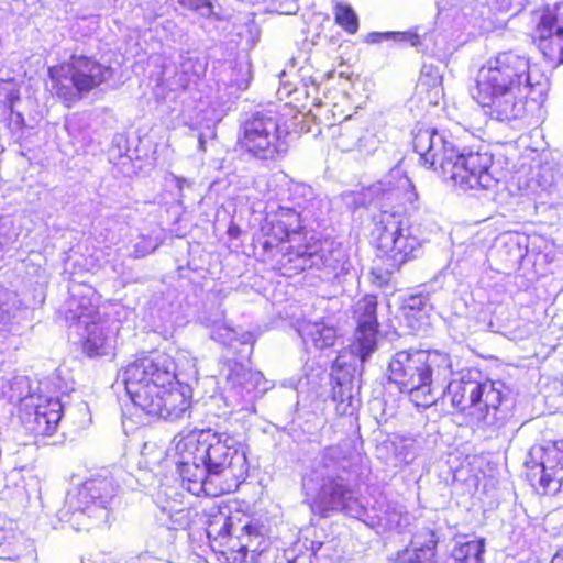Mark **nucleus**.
Here are the masks:
<instances>
[{"label": "nucleus", "mask_w": 563, "mask_h": 563, "mask_svg": "<svg viewBox=\"0 0 563 563\" xmlns=\"http://www.w3.org/2000/svg\"><path fill=\"white\" fill-rule=\"evenodd\" d=\"M159 243L157 238L140 235L139 241L134 244L133 256L135 258L144 257L154 252Z\"/></svg>", "instance_id": "38"}, {"label": "nucleus", "mask_w": 563, "mask_h": 563, "mask_svg": "<svg viewBox=\"0 0 563 563\" xmlns=\"http://www.w3.org/2000/svg\"><path fill=\"white\" fill-rule=\"evenodd\" d=\"M332 400L340 416H352L358 408L360 400L353 395L351 382H338L332 389Z\"/></svg>", "instance_id": "30"}, {"label": "nucleus", "mask_w": 563, "mask_h": 563, "mask_svg": "<svg viewBox=\"0 0 563 563\" xmlns=\"http://www.w3.org/2000/svg\"><path fill=\"white\" fill-rule=\"evenodd\" d=\"M199 144H200V147L203 148L205 142H203V140L201 137L199 139Z\"/></svg>", "instance_id": "46"}, {"label": "nucleus", "mask_w": 563, "mask_h": 563, "mask_svg": "<svg viewBox=\"0 0 563 563\" xmlns=\"http://www.w3.org/2000/svg\"><path fill=\"white\" fill-rule=\"evenodd\" d=\"M113 74L110 66L87 56L75 55L67 63L48 68L52 90L68 103L109 81Z\"/></svg>", "instance_id": "13"}, {"label": "nucleus", "mask_w": 563, "mask_h": 563, "mask_svg": "<svg viewBox=\"0 0 563 563\" xmlns=\"http://www.w3.org/2000/svg\"><path fill=\"white\" fill-rule=\"evenodd\" d=\"M302 222L301 213L291 207L282 206L267 216L263 228L267 258L286 276L312 268L321 271L324 279L346 274L351 263L344 247L309 235Z\"/></svg>", "instance_id": "3"}, {"label": "nucleus", "mask_w": 563, "mask_h": 563, "mask_svg": "<svg viewBox=\"0 0 563 563\" xmlns=\"http://www.w3.org/2000/svg\"><path fill=\"white\" fill-rule=\"evenodd\" d=\"M550 88L549 78L530 58L515 51L499 52L479 68L473 98L497 121L540 119Z\"/></svg>", "instance_id": "1"}, {"label": "nucleus", "mask_w": 563, "mask_h": 563, "mask_svg": "<svg viewBox=\"0 0 563 563\" xmlns=\"http://www.w3.org/2000/svg\"><path fill=\"white\" fill-rule=\"evenodd\" d=\"M221 397L231 411L250 410L255 398L269 387L258 371L247 368L242 362L228 358L220 368Z\"/></svg>", "instance_id": "15"}, {"label": "nucleus", "mask_w": 563, "mask_h": 563, "mask_svg": "<svg viewBox=\"0 0 563 563\" xmlns=\"http://www.w3.org/2000/svg\"><path fill=\"white\" fill-rule=\"evenodd\" d=\"M368 37L373 43H380L389 40L397 43H409L411 46H417L420 43L419 36L411 32L371 33Z\"/></svg>", "instance_id": "37"}, {"label": "nucleus", "mask_w": 563, "mask_h": 563, "mask_svg": "<svg viewBox=\"0 0 563 563\" xmlns=\"http://www.w3.org/2000/svg\"><path fill=\"white\" fill-rule=\"evenodd\" d=\"M20 101L19 85L13 79L0 80V120L12 119L15 115L18 124L23 122L21 113L15 112L14 106Z\"/></svg>", "instance_id": "29"}, {"label": "nucleus", "mask_w": 563, "mask_h": 563, "mask_svg": "<svg viewBox=\"0 0 563 563\" xmlns=\"http://www.w3.org/2000/svg\"><path fill=\"white\" fill-rule=\"evenodd\" d=\"M317 529L307 528L284 551L286 563H332L333 541L317 540Z\"/></svg>", "instance_id": "22"}, {"label": "nucleus", "mask_w": 563, "mask_h": 563, "mask_svg": "<svg viewBox=\"0 0 563 563\" xmlns=\"http://www.w3.org/2000/svg\"><path fill=\"white\" fill-rule=\"evenodd\" d=\"M80 407L82 410H87V405L86 404H80Z\"/></svg>", "instance_id": "47"}, {"label": "nucleus", "mask_w": 563, "mask_h": 563, "mask_svg": "<svg viewBox=\"0 0 563 563\" xmlns=\"http://www.w3.org/2000/svg\"><path fill=\"white\" fill-rule=\"evenodd\" d=\"M63 313L69 328L80 338L84 353L90 357L109 353L111 338L98 311V299L92 287L73 284Z\"/></svg>", "instance_id": "10"}, {"label": "nucleus", "mask_w": 563, "mask_h": 563, "mask_svg": "<svg viewBox=\"0 0 563 563\" xmlns=\"http://www.w3.org/2000/svg\"><path fill=\"white\" fill-rule=\"evenodd\" d=\"M426 305H427V300L422 296H413V297L409 298V300H408V308L411 310L417 309V310L421 311L424 309Z\"/></svg>", "instance_id": "40"}, {"label": "nucleus", "mask_w": 563, "mask_h": 563, "mask_svg": "<svg viewBox=\"0 0 563 563\" xmlns=\"http://www.w3.org/2000/svg\"><path fill=\"white\" fill-rule=\"evenodd\" d=\"M551 563H563V550H561L554 555Z\"/></svg>", "instance_id": "42"}, {"label": "nucleus", "mask_w": 563, "mask_h": 563, "mask_svg": "<svg viewBox=\"0 0 563 563\" xmlns=\"http://www.w3.org/2000/svg\"><path fill=\"white\" fill-rule=\"evenodd\" d=\"M133 405L150 419L178 420L191 407V389L177 379L174 358L152 352L129 363L121 373Z\"/></svg>", "instance_id": "4"}, {"label": "nucleus", "mask_w": 563, "mask_h": 563, "mask_svg": "<svg viewBox=\"0 0 563 563\" xmlns=\"http://www.w3.org/2000/svg\"><path fill=\"white\" fill-rule=\"evenodd\" d=\"M206 69L207 64L203 59L189 54L183 55L175 76V88L186 89L191 82L202 77Z\"/></svg>", "instance_id": "27"}, {"label": "nucleus", "mask_w": 563, "mask_h": 563, "mask_svg": "<svg viewBox=\"0 0 563 563\" xmlns=\"http://www.w3.org/2000/svg\"><path fill=\"white\" fill-rule=\"evenodd\" d=\"M335 22L347 33L354 34L358 30V19L354 10L345 3L338 2L334 7Z\"/></svg>", "instance_id": "34"}, {"label": "nucleus", "mask_w": 563, "mask_h": 563, "mask_svg": "<svg viewBox=\"0 0 563 563\" xmlns=\"http://www.w3.org/2000/svg\"><path fill=\"white\" fill-rule=\"evenodd\" d=\"M181 486L195 496H219L235 490L245 479L243 445L228 433L194 430L173 439Z\"/></svg>", "instance_id": "2"}, {"label": "nucleus", "mask_w": 563, "mask_h": 563, "mask_svg": "<svg viewBox=\"0 0 563 563\" xmlns=\"http://www.w3.org/2000/svg\"><path fill=\"white\" fill-rule=\"evenodd\" d=\"M185 185H188V181L183 178H177V187L181 190Z\"/></svg>", "instance_id": "44"}, {"label": "nucleus", "mask_w": 563, "mask_h": 563, "mask_svg": "<svg viewBox=\"0 0 563 563\" xmlns=\"http://www.w3.org/2000/svg\"><path fill=\"white\" fill-rule=\"evenodd\" d=\"M18 236L19 232L14 227L13 220L9 217H0V260L13 246Z\"/></svg>", "instance_id": "35"}, {"label": "nucleus", "mask_w": 563, "mask_h": 563, "mask_svg": "<svg viewBox=\"0 0 563 563\" xmlns=\"http://www.w3.org/2000/svg\"><path fill=\"white\" fill-rule=\"evenodd\" d=\"M65 408L59 399L43 395H29L21 401L20 419L25 428L36 435L55 432Z\"/></svg>", "instance_id": "18"}, {"label": "nucleus", "mask_w": 563, "mask_h": 563, "mask_svg": "<svg viewBox=\"0 0 563 563\" xmlns=\"http://www.w3.org/2000/svg\"><path fill=\"white\" fill-rule=\"evenodd\" d=\"M19 311L16 295L3 290L0 292V353L4 351L3 339L8 332V325Z\"/></svg>", "instance_id": "31"}, {"label": "nucleus", "mask_w": 563, "mask_h": 563, "mask_svg": "<svg viewBox=\"0 0 563 563\" xmlns=\"http://www.w3.org/2000/svg\"><path fill=\"white\" fill-rule=\"evenodd\" d=\"M413 150L421 164L434 170L439 168L441 175L462 191L490 189L497 184L492 172L493 155L460 151L444 132L419 129L413 136Z\"/></svg>", "instance_id": "6"}, {"label": "nucleus", "mask_w": 563, "mask_h": 563, "mask_svg": "<svg viewBox=\"0 0 563 563\" xmlns=\"http://www.w3.org/2000/svg\"><path fill=\"white\" fill-rule=\"evenodd\" d=\"M377 299L375 296H365L355 306V318L357 328L355 342L351 346L352 353L356 354L364 363L375 351L377 344Z\"/></svg>", "instance_id": "20"}, {"label": "nucleus", "mask_w": 563, "mask_h": 563, "mask_svg": "<svg viewBox=\"0 0 563 563\" xmlns=\"http://www.w3.org/2000/svg\"><path fill=\"white\" fill-rule=\"evenodd\" d=\"M177 2L186 9L197 11L201 16H210L212 14L210 0H177Z\"/></svg>", "instance_id": "39"}, {"label": "nucleus", "mask_w": 563, "mask_h": 563, "mask_svg": "<svg viewBox=\"0 0 563 563\" xmlns=\"http://www.w3.org/2000/svg\"><path fill=\"white\" fill-rule=\"evenodd\" d=\"M298 332L306 345L311 344L317 350L333 346L338 338L335 328L324 321H303Z\"/></svg>", "instance_id": "25"}, {"label": "nucleus", "mask_w": 563, "mask_h": 563, "mask_svg": "<svg viewBox=\"0 0 563 563\" xmlns=\"http://www.w3.org/2000/svg\"><path fill=\"white\" fill-rule=\"evenodd\" d=\"M23 545L24 539L21 533L15 532L12 528H0V558H18Z\"/></svg>", "instance_id": "32"}, {"label": "nucleus", "mask_w": 563, "mask_h": 563, "mask_svg": "<svg viewBox=\"0 0 563 563\" xmlns=\"http://www.w3.org/2000/svg\"><path fill=\"white\" fill-rule=\"evenodd\" d=\"M352 464V457L339 445L321 452L316 465L302 478L306 501L313 512L321 517L343 512L367 522L368 510L342 475Z\"/></svg>", "instance_id": "7"}, {"label": "nucleus", "mask_w": 563, "mask_h": 563, "mask_svg": "<svg viewBox=\"0 0 563 563\" xmlns=\"http://www.w3.org/2000/svg\"><path fill=\"white\" fill-rule=\"evenodd\" d=\"M206 530L210 541L225 548L221 554L228 563H255L256 555L263 551L264 537L246 516L218 511L210 517Z\"/></svg>", "instance_id": "11"}, {"label": "nucleus", "mask_w": 563, "mask_h": 563, "mask_svg": "<svg viewBox=\"0 0 563 563\" xmlns=\"http://www.w3.org/2000/svg\"><path fill=\"white\" fill-rule=\"evenodd\" d=\"M82 563H109L104 555L97 554L82 561Z\"/></svg>", "instance_id": "41"}, {"label": "nucleus", "mask_w": 563, "mask_h": 563, "mask_svg": "<svg viewBox=\"0 0 563 563\" xmlns=\"http://www.w3.org/2000/svg\"><path fill=\"white\" fill-rule=\"evenodd\" d=\"M396 457L405 464L411 463L418 455L419 444L412 438H399L394 442Z\"/></svg>", "instance_id": "36"}, {"label": "nucleus", "mask_w": 563, "mask_h": 563, "mask_svg": "<svg viewBox=\"0 0 563 563\" xmlns=\"http://www.w3.org/2000/svg\"><path fill=\"white\" fill-rule=\"evenodd\" d=\"M201 322L210 330L212 340L235 350L242 357L252 353L253 334L251 332L238 333L228 324L222 311L217 310L209 316H205Z\"/></svg>", "instance_id": "23"}, {"label": "nucleus", "mask_w": 563, "mask_h": 563, "mask_svg": "<svg viewBox=\"0 0 563 563\" xmlns=\"http://www.w3.org/2000/svg\"><path fill=\"white\" fill-rule=\"evenodd\" d=\"M288 134L277 113L257 112L245 121L239 142L255 158L275 161L287 153Z\"/></svg>", "instance_id": "14"}, {"label": "nucleus", "mask_w": 563, "mask_h": 563, "mask_svg": "<svg viewBox=\"0 0 563 563\" xmlns=\"http://www.w3.org/2000/svg\"><path fill=\"white\" fill-rule=\"evenodd\" d=\"M479 372L468 371L460 379L448 385V395L454 408L466 413L471 422L478 429L490 433L501 429L508 418L501 407L504 384L494 380H478Z\"/></svg>", "instance_id": "9"}, {"label": "nucleus", "mask_w": 563, "mask_h": 563, "mask_svg": "<svg viewBox=\"0 0 563 563\" xmlns=\"http://www.w3.org/2000/svg\"><path fill=\"white\" fill-rule=\"evenodd\" d=\"M453 362L440 350H402L391 357L387 377L401 393H407L416 407L428 408L448 395L452 383Z\"/></svg>", "instance_id": "8"}, {"label": "nucleus", "mask_w": 563, "mask_h": 563, "mask_svg": "<svg viewBox=\"0 0 563 563\" xmlns=\"http://www.w3.org/2000/svg\"><path fill=\"white\" fill-rule=\"evenodd\" d=\"M364 199L382 210L383 231L379 235V249L393 261L394 266L417 257L421 253V242L413 233L409 221L397 207L409 205L416 208L418 195L411 180L400 167L391 168L380 180L367 187Z\"/></svg>", "instance_id": "5"}, {"label": "nucleus", "mask_w": 563, "mask_h": 563, "mask_svg": "<svg viewBox=\"0 0 563 563\" xmlns=\"http://www.w3.org/2000/svg\"><path fill=\"white\" fill-rule=\"evenodd\" d=\"M159 510L156 518L162 526L169 530H185L190 527L194 518L198 515L196 510L188 507H180L176 500L157 501Z\"/></svg>", "instance_id": "24"}, {"label": "nucleus", "mask_w": 563, "mask_h": 563, "mask_svg": "<svg viewBox=\"0 0 563 563\" xmlns=\"http://www.w3.org/2000/svg\"><path fill=\"white\" fill-rule=\"evenodd\" d=\"M118 485L109 476L97 475L85 481L75 493L68 494L66 508L59 512L60 519H67L77 529L89 530L90 527L106 525L118 496Z\"/></svg>", "instance_id": "12"}, {"label": "nucleus", "mask_w": 563, "mask_h": 563, "mask_svg": "<svg viewBox=\"0 0 563 563\" xmlns=\"http://www.w3.org/2000/svg\"><path fill=\"white\" fill-rule=\"evenodd\" d=\"M439 536L435 528L424 526L417 528L410 544L400 551L394 563H430L435 556ZM484 541L470 540L454 547L451 563H482Z\"/></svg>", "instance_id": "17"}, {"label": "nucleus", "mask_w": 563, "mask_h": 563, "mask_svg": "<svg viewBox=\"0 0 563 563\" xmlns=\"http://www.w3.org/2000/svg\"><path fill=\"white\" fill-rule=\"evenodd\" d=\"M141 456L142 463L151 471L162 465H175L177 468V462L174 457L173 441L168 449L156 442H145L141 450Z\"/></svg>", "instance_id": "28"}, {"label": "nucleus", "mask_w": 563, "mask_h": 563, "mask_svg": "<svg viewBox=\"0 0 563 563\" xmlns=\"http://www.w3.org/2000/svg\"><path fill=\"white\" fill-rule=\"evenodd\" d=\"M367 525L374 526L376 523L385 526L389 530L402 531L408 525L409 515L402 511L401 507H388L383 516H377V520L372 519Z\"/></svg>", "instance_id": "33"}, {"label": "nucleus", "mask_w": 563, "mask_h": 563, "mask_svg": "<svg viewBox=\"0 0 563 563\" xmlns=\"http://www.w3.org/2000/svg\"><path fill=\"white\" fill-rule=\"evenodd\" d=\"M534 41L545 59L554 64L563 63V2L540 12Z\"/></svg>", "instance_id": "19"}, {"label": "nucleus", "mask_w": 563, "mask_h": 563, "mask_svg": "<svg viewBox=\"0 0 563 563\" xmlns=\"http://www.w3.org/2000/svg\"><path fill=\"white\" fill-rule=\"evenodd\" d=\"M372 144H374L372 135L365 133L358 123L347 120L340 125L336 146L341 151H368Z\"/></svg>", "instance_id": "26"}, {"label": "nucleus", "mask_w": 563, "mask_h": 563, "mask_svg": "<svg viewBox=\"0 0 563 563\" xmlns=\"http://www.w3.org/2000/svg\"><path fill=\"white\" fill-rule=\"evenodd\" d=\"M438 80H439V77H435V78L433 79V81H434L433 92H434V97H435V98L439 96V93H440V91H441L440 86H439V85H435V82H437Z\"/></svg>", "instance_id": "43"}, {"label": "nucleus", "mask_w": 563, "mask_h": 563, "mask_svg": "<svg viewBox=\"0 0 563 563\" xmlns=\"http://www.w3.org/2000/svg\"><path fill=\"white\" fill-rule=\"evenodd\" d=\"M424 86H427V84L423 81V79H420V81L418 84V89L422 90Z\"/></svg>", "instance_id": "45"}, {"label": "nucleus", "mask_w": 563, "mask_h": 563, "mask_svg": "<svg viewBox=\"0 0 563 563\" xmlns=\"http://www.w3.org/2000/svg\"><path fill=\"white\" fill-rule=\"evenodd\" d=\"M525 465L527 479L539 494L563 498V440L533 445Z\"/></svg>", "instance_id": "16"}, {"label": "nucleus", "mask_w": 563, "mask_h": 563, "mask_svg": "<svg viewBox=\"0 0 563 563\" xmlns=\"http://www.w3.org/2000/svg\"><path fill=\"white\" fill-rule=\"evenodd\" d=\"M528 0H437L440 12L459 10L473 20L486 19L490 11L515 15L523 10Z\"/></svg>", "instance_id": "21"}, {"label": "nucleus", "mask_w": 563, "mask_h": 563, "mask_svg": "<svg viewBox=\"0 0 563 563\" xmlns=\"http://www.w3.org/2000/svg\"><path fill=\"white\" fill-rule=\"evenodd\" d=\"M336 364H338L339 366H341V363H340V356L336 358Z\"/></svg>", "instance_id": "48"}]
</instances>
